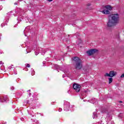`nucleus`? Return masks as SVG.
Returning a JSON list of instances; mask_svg holds the SVG:
<instances>
[{"instance_id": "f257e3e1", "label": "nucleus", "mask_w": 124, "mask_h": 124, "mask_svg": "<svg viewBox=\"0 0 124 124\" xmlns=\"http://www.w3.org/2000/svg\"><path fill=\"white\" fill-rule=\"evenodd\" d=\"M119 22V15L117 14L108 16V21L107 23L108 27H113Z\"/></svg>"}, {"instance_id": "f03ea898", "label": "nucleus", "mask_w": 124, "mask_h": 124, "mask_svg": "<svg viewBox=\"0 0 124 124\" xmlns=\"http://www.w3.org/2000/svg\"><path fill=\"white\" fill-rule=\"evenodd\" d=\"M72 60L76 62V68L77 69H81L83 67L82 60L77 57H74Z\"/></svg>"}, {"instance_id": "7ed1b4c3", "label": "nucleus", "mask_w": 124, "mask_h": 124, "mask_svg": "<svg viewBox=\"0 0 124 124\" xmlns=\"http://www.w3.org/2000/svg\"><path fill=\"white\" fill-rule=\"evenodd\" d=\"M105 9L102 11L101 12L103 14H106V15L110 14L111 10H112V7L110 5H106L105 6Z\"/></svg>"}, {"instance_id": "20e7f679", "label": "nucleus", "mask_w": 124, "mask_h": 124, "mask_svg": "<svg viewBox=\"0 0 124 124\" xmlns=\"http://www.w3.org/2000/svg\"><path fill=\"white\" fill-rule=\"evenodd\" d=\"M73 88L74 90L77 92V93H79V92H80V90H81V86L76 83H74L73 85Z\"/></svg>"}, {"instance_id": "39448f33", "label": "nucleus", "mask_w": 124, "mask_h": 124, "mask_svg": "<svg viewBox=\"0 0 124 124\" xmlns=\"http://www.w3.org/2000/svg\"><path fill=\"white\" fill-rule=\"evenodd\" d=\"M69 107H70V104L68 102H65L64 104V110L67 111L69 109Z\"/></svg>"}, {"instance_id": "423d86ee", "label": "nucleus", "mask_w": 124, "mask_h": 124, "mask_svg": "<svg viewBox=\"0 0 124 124\" xmlns=\"http://www.w3.org/2000/svg\"><path fill=\"white\" fill-rule=\"evenodd\" d=\"M97 51V50L95 49H91L87 51V54H88L89 56H91V55H93V54H94V53H95Z\"/></svg>"}, {"instance_id": "0eeeda50", "label": "nucleus", "mask_w": 124, "mask_h": 124, "mask_svg": "<svg viewBox=\"0 0 124 124\" xmlns=\"http://www.w3.org/2000/svg\"><path fill=\"white\" fill-rule=\"evenodd\" d=\"M109 75L110 77H114V76H116V75H117V72L114 71H111L109 72Z\"/></svg>"}, {"instance_id": "6e6552de", "label": "nucleus", "mask_w": 124, "mask_h": 124, "mask_svg": "<svg viewBox=\"0 0 124 124\" xmlns=\"http://www.w3.org/2000/svg\"><path fill=\"white\" fill-rule=\"evenodd\" d=\"M42 48H41L37 47L36 49H34L36 56H37V55L39 54V51H40V50H42Z\"/></svg>"}, {"instance_id": "1a4fd4ad", "label": "nucleus", "mask_w": 124, "mask_h": 124, "mask_svg": "<svg viewBox=\"0 0 124 124\" xmlns=\"http://www.w3.org/2000/svg\"><path fill=\"white\" fill-rule=\"evenodd\" d=\"M113 82V78H108V84H111Z\"/></svg>"}, {"instance_id": "9d476101", "label": "nucleus", "mask_w": 124, "mask_h": 124, "mask_svg": "<svg viewBox=\"0 0 124 124\" xmlns=\"http://www.w3.org/2000/svg\"><path fill=\"white\" fill-rule=\"evenodd\" d=\"M77 43L78 44H80V43H82V40L81 39H78L77 41Z\"/></svg>"}, {"instance_id": "9b49d317", "label": "nucleus", "mask_w": 124, "mask_h": 124, "mask_svg": "<svg viewBox=\"0 0 124 124\" xmlns=\"http://www.w3.org/2000/svg\"><path fill=\"white\" fill-rule=\"evenodd\" d=\"M105 77H110V73H106L105 75Z\"/></svg>"}, {"instance_id": "f8f14e48", "label": "nucleus", "mask_w": 124, "mask_h": 124, "mask_svg": "<svg viewBox=\"0 0 124 124\" xmlns=\"http://www.w3.org/2000/svg\"><path fill=\"white\" fill-rule=\"evenodd\" d=\"M87 6H91V5H92V4L91 3H88L87 4Z\"/></svg>"}, {"instance_id": "ddd939ff", "label": "nucleus", "mask_w": 124, "mask_h": 124, "mask_svg": "<svg viewBox=\"0 0 124 124\" xmlns=\"http://www.w3.org/2000/svg\"><path fill=\"white\" fill-rule=\"evenodd\" d=\"M30 64H26V67H30Z\"/></svg>"}, {"instance_id": "4468645a", "label": "nucleus", "mask_w": 124, "mask_h": 124, "mask_svg": "<svg viewBox=\"0 0 124 124\" xmlns=\"http://www.w3.org/2000/svg\"><path fill=\"white\" fill-rule=\"evenodd\" d=\"M124 73L121 76L120 78H124Z\"/></svg>"}, {"instance_id": "2eb2a0df", "label": "nucleus", "mask_w": 124, "mask_h": 124, "mask_svg": "<svg viewBox=\"0 0 124 124\" xmlns=\"http://www.w3.org/2000/svg\"><path fill=\"white\" fill-rule=\"evenodd\" d=\"M4 101H5V99H4V100H3V101H1V98H0V102H4Z\"/></svg>"}, {"instance_id": "dca6fc26", "label": "nucleus", "mask_w": 124, "mask_h": 124, "mask_svg": "<svg viewBox=\"0 0 124 124\" xmlns=\"http://www.w3.org/2000/svg\"><path fill=\"white\" fill-rule=\"evenodd\" d=\"M3 64V62H2L1 61L0 62V65H2Z\"/></svg>"}, {"instance_id": "f3484780", "label": "nucleus", "mask_w": 124, "mask_h": 124, "mask_svg": "<svg viewBox=\"0 0 124 124\" xmlns=\"http://www.w3.org/2000/svg\"><path fill=\"white\" fill-rule=\"evenodd\" d=\"M62 108H60L59 109V112H62Z\"/></svg>"}, {"instance_id": "a211bd4d", "label": "nucleus", "mask_w": 124, "mask_h": 124, "mask_svg": "<svg viewBox=\"0 0 124 124\" xmlns=\"http://www.w3.org/2000/svg\"><path fill=\"white\" fill-rule=\"evenodd\" d=\"M29 51V49H27V53H30V52L31 51H31Z\"/></svg>"}, {"instance_id": "6ab92c4d", "label": "nucleus", "mask_w": 124, "mask_h": 124, "mask_svg": "<svg viewBox=\"0 0 124 124\" xmlns=\"http://www.w3.org/2000/svg\"><path fill=\"white\" fill-rule=\"evenodd\" d=\"M34 74V72H32V73H31V75L33 76Z\"/></svg>"}, {"instance_id": "aec40b11", "label": "nucleus", "mask_w": 124, "mask_h": 124, "mask_svg": "<svg viewBox=\"0 0 124 124\" xmlns=\"http://www.w3.org/2000/svg\"><path fill=\"white\" fill-rule=\"evenodd\" d=\"M49 2H51V1H53V0H47Z\"/></svg>"}, {"instance_id": "412c9836", "label": "nucleus", "mask_w": 124, "mask_h": 124, "mask_svg": "<svg viewBox=\"0 0 124 124\" xmlns=\"http://www.w3.org/2000/svg\"><path fill=\"white\" fill-rule=\"evenodd\" d=\"M93 115H94V117H96V114H94V113H93Z\"/></svg>"}, {"instance_id": "4be33fe9", "label": "nucleus", "mask_w": 124, "mask_h": 124, "mask_svg": "<svg viewBox=\"0 0 124 124\" xmlns=\"http://www.w3.org/2000/svg\"><path fill=\"white\" fill-rule=\"evenodd\" d=\"M12 90H14V87H12Z\"/></svg>"}, {"instance_id": "5701e85b", "label": "nucleus", "mask_w": 124, "mask_h": 124, "mask_svg": "<svg viewBox=\"0 0 124 124\" xmlns=\"http://www.w3.org/2000/svg\"><path fill=\"white\" fill-rule=\"evenodd\" d=\"M119 102H120V103H123V101H120Z\"/></svg>"}, {"instance_id": "b1692460", "label": "nucleus", "mask_w": 124, "mask_h": 124, "mask_svg": "<svg viewBox=\"0 0 124 124\" xmlns=\"http://www.w3.org/2000/svg\"><path fill=\"white\" fill-rule=\"evenodd\" d=\"M15 74H16H16H17V73H16V72H15Z\"/></svg>"}, {"instance_id": "393cba45", "label": "nucleus", "mask_w": 124, "mask_h": 124, "mask_svg": "<svg viewBox=\"0 0 124 124\" xmlns=\"http://www.w3.org/2000/svg\"><path fill=\"white\" fill-rule=\"evenodd\" d=\"M92 100H95V99H92Z\"/></svg>"}, {"instance_id": "a878e982", "label": "nucleus", "mask_w": 124, "mask_h": 124, "mask_svg": "<svg viewBox=\"0 0 124 124\" xmlns=\"http://www.w3.org/2000/svg\"><path fill=\"white\" fill-rule=\"evenodd\" d=\"M15 4H17V3H15Z\"/></svg>"}]
</instances>
